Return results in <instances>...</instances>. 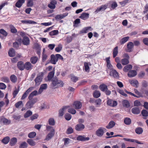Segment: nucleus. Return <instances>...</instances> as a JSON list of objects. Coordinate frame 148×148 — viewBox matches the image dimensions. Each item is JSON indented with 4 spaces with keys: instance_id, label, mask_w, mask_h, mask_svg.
Wrapping results in <instances>:
<instances>
[{
    "instance_id": "nucleus-11",
    "label": "nucleus",
    "mask_w": 148,
    "mask_h": 148,
    "mask_svg": "<svg viewBox=\"0 0 148 148\" xmlns=\"http://www.w3.org/2000/svg\"><path fill=\"white\" fill-rule=\"evenodd\" d=\"M129 82L131 85L136 88L138 87V85L139 84L138 82L136 80H129Z\"/></svg>"
},
{
    "instance_id": "nucleus-12",
    "label": "nucleus",
    "mask_w": 148,
    "mask_h": 148,
    "mask_svg": "<svg viewBox=\"0 0 148 148\" xmlns=\"http://www.w3.org/2000/svg\"><path fill=\"white\" fill-rule=\"evenodd\" d=\"M137 74L136 71L134 70L130 71L127 74L128 76L130 77H132L135 76Z\"/></svg>"
},
{
    "instance_id": "nucleus-59",
    "label": "nucleus",
    "mask_w": 148,
    "mask_h": 148,
    "mask_svg": "<svg viewBox=\"0 0 148 148\" xmlns=\"http://www.w3.org/2000/svg\"><path fill=\"white\" fill-rule=\"evenodd\" d=\"M33 0H28L27 3V6L28 7H32L34 4Z\"/></svg>"
},
{
    "instance_id": "nucleus-42",
    "label": "nucleus",
    "mask_w": 148,
    "mask_h": 148,
    "mask_svg": "<svg viewBox=\"0 0 148 148\" xmlns=\"http://www.w3.org/2000/svg\"><path fill=\"white\" fill-rule=\"evenodd\" d=\"M134 47L133 43L132 42H129L127 44V47L129 51H131V49L133 48Z\"/></svg>"
},
{
    "instance_id": "nucleus-47",
    "label": "nucleus",
    "mask_w": 148,
    "mask_h": 148,
    "mask_svg": "<svg viewBox=\"0 0 148 148\" xmlns=\"http://www.w3.org/2000/svg\"><path fill=\"white\" fill-rule=\"evenodd\" d=\"M141 114L144 117H146L148 116V111L146 110H143L141 112Z\"/></svg>"
},
{
    "instance_id": "nucleus-15",
    "label": "nucleus",
    "mask_w": 148,
    "mask_h": 148,
    "mask_svg": "<svg viewBox=\"0 0 148 148\" xmlns=\"http://www.w3.org/2000/svg\"><path fill=\"white\" fill-rule=\"evenodd\" d=\"M25 69L27 70H29L32 69L33 66L29 62H26L24 64Z\"/></svg>"
},
{
    "instance_id": "nucleus-58",
    "label": "nucleus",
    "mask_w": 148,
    "mask_h": 148,
    "mask_svg": "<svg viewBox=\"0 0 148 148\" xmlns=\"http://www.w3.org/2000/svg\"><path fill=\"white\" fill-rule=\"evenodd\" d=\"M95 102L96 103L97 106L98 107L101 104V100L100 99H98L95 100Z\"/></svg>"
},
{
    "instance_id": "nucleus-40",
    "label": "nucleus",
    "mask_w": 148,
    "mask_h": 148,
    "mask_svg": "<svg viewBox=\"0 0 148 148\" xmlns=\"http://www.w3.org/2000/svg\"><path fill=\"white\" fill-rule=\"evenodd\" d=\"M129 37L127 36L122 38L120 41L121 44H123L126 42L129 39Z\"/></svg>"
},
{
    "instance_id": "nucleus-9",
    "label": "nucleus",
    "mask_w": 148,
    "mask_h": 148,
    "mask_svg": "<svg viewBox=\"0 0 148 148\" xmlns=\"http://www.w3.org/2000/svg\"><path fill=\"white\" fill-rule=\"evenodd\" d=\"M107 104L112 107H115L117 105V102L116 101H113L111 99H109L107 101Z\"/></svg>"
},
{
    "instance_id": "nucleus-29",
    "label": "nucleus",
    "mask_w": 148,
    "mask_h": 148,
    "mask_svg": "<svg viewBox=\"0 0 148 148\" xmlns=\"http://www.w3.org/2000/svg\"><path fill=\"white\" fill-rule=\"evenodd\" d=\"M43 75V72L39 73L38 75V83L41 82L42 81Z\"/></svg>"
},
{
    "instance_id": "nucleus-5",
    "label": "nucleus",
    "mask_w": 148,
    "mask_h": 148,
    "mask_svg": "<svg viewBox=\"0 0 148 148\" xmlns=\"http://www.w3.org/2000/svg\"><path fill=\"white\" fill-rule=\"evenodd\" d=\"M47 84H41L40 86V88L39 90L38 94H40L44 90H46L47 88Z\"/></svg>"
},
{
    "instance_id": "nucleus-52",
    "label": "nucleus",
    "mask_w": 148,
    "mask_h": 148,
    "mask_svg": "<svg viewBox=\"0 0 148 148\" xmlns=\"http://www.w3.org/2000/svg\"><path fill=\"white\" fill-rule=\"evenodd\" d=\"M58 33L59 32L58 30H54L49 32V34L50 35L53 36L56 35L58 34Z\"/></svg>"
},
{
    "instance_id": "nucleus-13",
    "label": "nucleus",
    "mask_w": 148,
    "mask_h": 148,
    "mask_svg": "<svg viewBox=\"0 0 148 148\" xmlns=\"http://www.w3.org/2000/svg\"><path fill=\"white\" fill-rule=\"evenodd\" d=\"M104 131L101 128H100L97 130L96 132V135L99 137L102 136L104 134Z\"/></svg>"
},
{
    "instance_id": "nucleus-49",
    "label": "nucleus",
    "mask_w": 148,
    "mask_h": 148,
    "mask_svg": "<svg viewBox=\"0 0 148 148\" xmlns=\"http://www.w3.org/2000/svg\"><path fill=\"white\" fill-rule=\"evenodd\" d=\"M27 142L31 146H34L36 144L35 142L32 140L28 139L27 140Z\"/></svg>"
},
{
    "instance_id": "nucleus-48",
    "label": "nucleus",
    "mask_w": 148,
    "mask_h": 148,
    "mask_svg": "<svg viewBox=\"0 0 148 148\" xmlns=\"http://www.w3.org/2000/svg\"><path fill=\"white\" fill-rule=\"evenodd\" d=\"M49 123V125H54L55 124V121L54 119L52 118H50L48 121Z\"/></svg>"
},
{
    "instance_id": "nucleus-20",
    "label": "nucleus",
    "mask_w": 148,
    "mask_h": 148,
    "mask_svg": "<svg viewBox=\"0 0 148 148\" xmlns=\"http://www.w3.org/2000/svg\"><path fill=\"white\" fill-rule=\"evenodd\" d=\"M115 125V122L113 121H111L109 122L108 125L106 126V127L108 129H111Z\"/></svg>"
},
{
    "instance_id": "nucleus-3",
    "label": "nucleus",
    "mask_w": 148,
    "mask_h": 148,
    "mask_svg": "<svg viewBox=\"0 0 148 148\" xmlns=\"http://www.w3.org/2000/svg\"><path fill=\"white\" fill-rule=\"evenodd\" d=\"M55 69L54 68L52 71L49 72L47 76V80L49 81H52L55 73Z\"/></svg>"
},
{
    "instance_id": "nucleus-55",
    "label": "nucleus",
    "mask_w": 148,
    "mask_h": 148,
    "mask_svg": "<svg viewBox=\"0 0 148 148\" xmlns=\"http://www.w3.org/2000/svg\"><path fill=\"white\" fill-rule=\"evenodd\" d=\"M27 147V143L25 142H23L21 144L19 148H26Z\"/></svg>"
},
{
    "instance_id": "nucleus-64",
    "label": "nucleus",
    "mask_w": 148,
    "mask_h": 148,
    "mask_svg": "<svg viewBox=\"0 0 148 148\" xmlns=\"http://www.w3.org/2000/svg\"><path fill=\"white\" fill-rule=\"evenodd\" d=\"M111 8L112 9H114L117 6V4L115 2H113L111 4Z\"/></svg>"
},
{
    "instance_id": "nucleus-28",
    "label": "nucleus",
    "mask_w": 148,
    "mask_h": 148,
    "mask_svg": "<svg viewBox=\"0 0 148 148\" xmlns=\"http://www.w3.org/2000/svg\"><path fill=\"white\" fill-rule=\"evenodd\" d=\"M136 133L138 134H140L142 133L143 132V129L140 127L136 128L135 130Z\"/></svg>"
},
{
    "instance_id": "nucleus-37",
    "label": "nucleus",
    "mask_w": 148,
    "mask_h": 148,
    "mask_svg": "<svg viewBox=\"0 0 148 148\" xmlns=\"http://www.w3.org/2000/svg\"><path fill=\"white\" fill-rule=\"evenodd\" d=\"M15 106L16 108H18L22 107L23 106V104L22 101H19L15 103Z\"/></svg>"
},
{
    "instance_id": "nucleus-62",
    "label": "nucleus",
    "mask_w": 148,
    "mask_h": 148,
    "mask_svg": "<svg viewBox=\"0 0 148 148\" xmlns=\"http://www.w3.org/2000/svg\"><path fill=\"white\" fill-rule=\"evenodd\" d=\"M73 129L71 127H70L67 129L66 131V133L67 134H70L73 133Z\"/></svg>"
},
{
    "instance_id": "nucleus-26",
    "label": "nucleus",
    "mask_w": 148,
    "mask_h": 148,
    "mask_svg": "<svg viewBox=\"0 0 148 148\" xmlns=\"http://www.w3.org/2000/svg\"><path fill=\"white\" fill-rule=\"evenodd\" d=\"M132 66L131 64H128L125 66L123 69V71L125 72H127L129 70L132 68Z\"/></svg>"
},
{
    "instance_id": "nucleus-45",
    "label": "nucleus",
    "mask_w": 148,
    "mask_h": 148,
    "mask_svg": "<svg viewBox=\"0 0 148 148\" xmlns=\"http://www.w3.org/2000/svg\"><path fill=\"white\" fill-rule=\"evenodd\" d=\"M32 114V112L30 110L27 111L24 115V117L25 118L29 117Z\"/></svg>"
},
{
    "instance_id": "nucleus-36",
    "label": "nucleus",
    "mask_w": 148,
    "mask_h": 148,
    "mask_svg": "<svg viewBox=\"0 0 148 148\" xmlns=\"http://www.w3.org/2000/svg\"><path fill=\"white\" fill-rule=\"evenodd\" d=\"M121 62L123 65H125L128 64L129 62V59L124 58L121 60Z\"/></svg>"
},
{
    "instance_id": "nucleus-43",
    "label": "nucleus",
    "mask_w": 148,
    "mask_h": 148,
    "mask_svg": "<svg viewBox=\"0 0 148 148\" xmlns=\"http://www.w3.org/2000/svg\"><path fill=\"white\" fill-rule=\"evenodd\" d=\"M84 65L85 71L86 72H88L89 71V67L88 66V63L86 62H84Z\"/></svg>"
},
{
    "instance_id": "nucleus-53",
    "label": "nucleus",
    "mask_w": 148,
    "mask_h": 148,
    "mask_svg": "<svg viewBox=\"0 0 148 148\" xmlns=\"http://www.w3.org/2000/svg\"><path fill=\"white\" fill-rule=\"evenodd\" d=\"M45 50L44 49H43L42 55V60L43 61H45L47 59V56L46 54L45 53Z\"/></svg>"
},
{
    "instance_id": "nucleus-39",
    "label": "nucleus",
    "mask_w": 148,
    "mask_h": 148,
    "mask_svg": "<svg viewBox=\"0 0 148 148\" xmlns=\"http://www.w3.org/2000/svg\"><path fill=\"white\" fill-rule=\"evenodd\" d=\"M123 106L126 108H129L130 107L129 102L127 100H124L123 101Z\"/></svg>"
},
{
    "instance_id": "nucleus-51",
    "label": "nucleus",
    "mask_w": 148,
    "mask_h": 148,
    "mask_svg": "<svg viewBox=\"0 0 148 148\" xmlns=\"http://www.w3.org/2000/svg\"><path fill=\"white\" fill-rule=\"evenodd\" d=\"M62 49V45L61 44H59L58 47L56 48L55 50L57 52H60Z\"/></svg>"
},
{
    "instance_id": "nucleus-6",
    "label": "nucleus",
    "mask_w": 148,
    "mask_h": 148,
    "mask_svg": "<svg viewBox=\"0 0 148 148\" xmlns=\"http://www.w3.org/2000/svg\"><path fill=\"white\" fill-rule=\"evenodd\" d=\"M33 88V87H31L27 89L22 95L21 98V99L23 100L25 99L27 97L29 93L32 90Z\"/></svg>"
},
{
    "instance_id": "nucleus-61",
    "label": "nucleus",
    "mask_w": 148,
    "mask_h": 148,
    "mask_svg": "<svg viewBox=\"0 0 148 148\" xmlns=\"http://www.w3.org/2000/svg\"><path fill=\"white\" fill-rule=\"evenodd\" d=\"M108 7V4H105L101 5V7L99 8H98L97 9H106Z\"/></svg>"
},
{
    "instance_id": "nucleus-32",
    "label": "nucleus",
    "mask_w": 148,
    "mask_h": 148,
    "mask_svg": "<svg viewBox=\"0 0 148 148\" xmlns=\"http://www.w3.org/2000/svg\"><path fill=\"white\" fill-rule=\"evenodd\" d=\"M118 47L116 46L113 49V57L114 58H115L117 55L118 53Z\"/></svg>"
},
{
    "instance_id": "nucleus-17",
    "label": "nucleus",
    "mask_w": 148,
    "mask_h": 148,
    "mask_svg": "<svg viewBox=\"0 0 148 148\" xmlns=\"http://www.w3.org/2000/svg\"><path fill=\"white\" fill-rule=\"evenodd\" d=\"M131 111L133 114H139L140 112L139 108L138 107L133 108L131 110Z\"/></svg>"
},
{
    "instance_id": "nucleus-63",
    "label": "nucleus",
    "mask_w": 148,
    "mask_h": 148,
    "mask_svg": "<svg viewBox=\"0 0 148 148\" xmlns=\"http://www.w3.org/2000/svg\"><path fill=\"white\" fill-rule=\"evenodd\" d=\"M10 28L11 29V32L12 33H15L17 32V30L14 26L12 25L11 26H10Z\"/></svg>"
},
{
    "instance_id": "nucleus-35",
    "label": "nucleus",
    "mask_w": 148,
    "mask_h": 148,
    "mask_svg": "<svg viewBox=\"0 0 148 148\" xmlns=\"http://www.w3.org/2000/svg\"><path fill=\"white\" fill-rule=\"evenodd\" d=\"M17 141V139L16 138H13L11 139L10 144L11 145L13 146L15 144Z\"/></svg>"
},
{
    "instance_id": "nucleus-14",
    "label": "nucleus",
    "mask_w": 148,
    "mask_h": 148,
    "mask_svg": "<svg viewBox=\"0 0 148 148\" xmlns=\"http://www.w3.org/2000/svg\"><path fill=\"white\" fill-rule=\"evenodd\" d=\"M1 122L2 123L4 124L8 125L10 124L11 123V121L4 117H2L1 119Z\"/></svg>"
},
{
    "instance_id": "nucleus-41",
    "label": "nucleus",
    "mask_w": 148,
    "mask_h": 148,
    "mask_svg": "<svg viewBox=\"0 0 148 148\" xmlns=\"http://www.w3.org/2000/svg\"><path fill=\"white\" fill-rule=\"evenodd\" d=\"M10 79L12 82L15 83L17 81V77L15 75H12L10 77Z\"/></svg>"
},
{
    "instance_id": "nucleus-7",
    "label": "nucleus",
    "mask_w": 148,
    "mask_h": 148,
    "mask_svg": "<svg viewBox=\"0 0 148 148\" xmlns=\"http://www.w3.org/2000/svg\"><path fill=\"white\" fill-rule=\"evenodd\" d=\"M90 139V138L88 137H85L84 136L79 135L77 138V140L81 141H85L88 140Z\"/></svg>"
},
{
    "instance_id": "nucleus-23",
    "label": "nucleus",
    "mask_w": 148,
    "mask_h": 148,
    "mask_svg": "<svg viewBox=\"0 0 148 148\" xmlns=\"http://www.w3.org/2000/svg\"><path fill=\"white\" fill-rule=\"evenodd\" d=\"M51 62L53 64H55L56 62L58 61L56 56H55L54 55H52L51 56Z\"/></svg>"
},
{
    "instance_id": "nucleus-8",
    "label": "nucleus",
    "mask_w": 148,
    "mask_h": 148,
    "mask_svg": "<svg viewBox=\"0 0 148 148\" xmlns=\"http://www.w3.org/2000/svg\"><path fill=\"white\" fill-rule=\"evenodd\" d=\"M57 2L55 0H51L50 3L48 5V7L51 9H54L55 8V5L56 4Z\"/></svg>"
},
{
    "instance_id": "nucleus-44",
    "label": "nucleus",
    "mask_w": 148,
    "mask_h": 148,
    "mask_svg": "<svg viewBox=\"0 0 148 148\" xmlns=\"http://www.w3.org/2000/svg\"><path fill=\"white\" fill-rule=\"evenodd\" d=\"M34 103V102H33L32 100H30L27 103L26 105L28 108H31Z\"/></svg>"
},
{
    "instance_id": "nucleus-30",
    "label": "nucleus",
    "mask_w": 148,
    "mask_h": 148,
    "mask_svg": "<svg viewBox=\"0 0 148 148\" xmlns=\"http://www.w3.org/2000/svg\"><path fill=\"white\" fill-rule=\"evenodd\" d=\"M37 95V91L35 90L32 92L29 95L28 98L29 100L32 99L34 96H36Z\"/></svg>"
},
{
    "instance_id": "nucleus-34",
    "label": "nucleus",
    "mask_w": 148,
    "mask_h": 148,
    "mask_svg": "<svg viewBox=\"0 0 148 148\" xmlns=\"http://www.w3.org/2000/svg\"><path fill=\"white\" fill-rule=\"evenodd\" d=\"M125 123L127 125H130L131 123V119L129 118H125L124 121Z\"/></svg>"
},
{
    "instance_id": "nucleus-31",
    "label": "nucleus",
    "mask_w": 148,
    "mask_h": 148,
    "mask_svg": "<svg viewBox=\"0 0 148 148\" xmlns=\"http://www.w3.org/2000/svg\"><path fill=\"white\" fill-rule=\"evenodd\" d=\"M101 95V93L99 91L96 90L93 93V95L94 97L96 98H98Z\"/></svg>"
},
{
    "instance_id": "nucleus-33",
    "label": "nucleus",
    "mask_w": 148,
    "mask_h": 148,
    "mask_svg": "<svg viewBox=\"0 0 148 148\" xmlns=\"http://www.w3.org/2000/svg\"><path fill=\"white\" fill-rule=\"evenodd\" d=\"M68 107V106H66L63 107L62 109H60L59 111V116H62L64 113V111L65 109Z\"/></svg>"
},
{
    "instance_id": "nucleus-16",
    "label": "nucleus",
    "mask_w": 148,
    "mask_h": 148,
    "mask_svg": "<svg viewBox=\"0 0 148 148\" xmlns=\"http://www.w3.org/2000/svg\"><path fill=\"white\" fill-rule=\"evenodd\" d=\"M17 66L21 70H23L25 69L24 64L22 61H19L18 62Z\"/></svg>"
},
{
    "instance_id": "nucleus-10",
    "label": "nucleus",
    "mask_w": 148,
    "mask_h": 148,
    "mask_svg": "<svg viewBox=\"0 0 148 148\" xmlns=\"http://www.w3.org/2000/svg\"><path fill=\"white\" fill-rule=\"evenodd\" d=\"M84 125L82 124H78L75 126V130L77 131H81L84 129Z\"/></svg>"
},
{
    "instance_id": "nucleus-25",
    "label": "nucleus",
    "mask_w": 148,
    "mask_h": 148,
    "mask_svg": "<svg viewBox=\"0 0 148 148\" xmlns=\"http://www.w3.org/2000/svg\"><path fill=\"white\" fill-rule=\"evenodd\" d=\"M8 54L10 57L14 56L15 54V52L14 49L12 48L10 49L9 51Z\"/></svg>"
},
{
    "instance_id": "nucleus-46",
    "label": "nucleus",
    "mask_w": 148,
    "mask_h": 148,
    "mask_svg": "<svg viewBox=\"0 0 148 148\" xmlns=\"http://www.w3.org/2000/svg\"><path fill=\"white\" fill-rule=\"evenodd\" d=\"M67 15L68 14L67 13H65L62 14L58 15L56 16V18L58 19H61L65 17L66 16H67Z\"/></svg>"
},
{
    "instance_id": "nucleus-18",
    "label": "nucleus",
    "mask_w": 148,
    "mask_h": 148,
    "mask_svg": "<svg viewBox=\"0 0 148 148\" xmlns=\"http://www.w3.org/2000/svg\"><path fill=\"white\" fill-rule=\"evenodd\" d=\"M123 139L124 140H125V141H127L131 142H135L136 143H138V144H143V143L139 141L138 140H134V139L127 138H123Z\"/></svg>"
},
{
    "instance_id": "nucleus-19",
    "label": "nucleus",
    "mask_w": 148,
    "mask_h": 148,
    "mask_svg": "<svg viewBox=\"0 0 148 148\" xmlns=\"http://www.w3.org/2000/svg\"><path fill=\"white\" fill-rule=\"evenodd\" d=\"M110 75H112L114 77L118 78L119 77L118 73L115 70H112L110 73Z\"/></svg>"
},
{
    "instance_id": "nucleus-22",
    "label": "nucleus",
    "mask_w": 148,
    "mask_h": 148,
    "mask_svg": "<svg viewBox=\"0 0 148 148\" xmlns=\"http://www.w3.org/2000/svg\"><path fill=\"white\" fill-rule=\"evenodd\" d=\"M99 88L101 91L103 92H104L108 89L107 86L104 84H101L99 86Z\"/></svg>"
},
{
    "instance_id": "nucleus-60",
    "label": "nucleus",
    "mask_w": 148,
    "mask_h": 148,
    "mask_svg": "<svg viewBox=\"0 0 148 148\" xmlns=\"http://www.w3.org/2000/svg\"><path fill=\"white\" fill-rule=\"evenodd\" d=\"M68 112L72 114H75L76 113V111L75 109L72 108L68 109Z\"/></svg>"
},
{
    "instance_id": "nucleus-21",
    "label": "nucleus",
    "mask_w": 148,
    "mask_h": 148,
    "mask_svg": "<svg viewBox=\"0 0 148 148\" xmlns=\"http://www.w3.org/2000/svg\"><path fill=\"white\" fill-rule=\"evenodd\" d=\"M25 0H18L15 4V6L18 8L21 7L22 4L25 2Z\"/></svg>"
},
{
    "instance_id": "nucleus-2",
    "label": "nucleus",
    "mask_w": 148,
    "mask_h": 148,
    "mask_svg": "<svg viewBox=\"0 0 148 148\" xmlns=\"http://www.w3.org/2000/svg\"><path fill=\"white\" fill-rule=\"evenodd\" d=\"M55 130L54 129H52L50 132L47 134L45 140H49L51 139L53 136L55 134Z\"/></svg>"
},
{
    "instance_id": "nucleus-27",
    "label": "nucleus",
    "mask_w": 148,
    "mask_h": 148,
    "mask_svg": "<svg viewBox=\"0 0 148 148\" xmlns=\"http://www.w3.org/2000/svg\"><path fill=\"white\" fill-rule=\"evenodd\" d=\"M10 140V138L8 136L4 137L2 140L1 142L5 144H8Z\"/></svg>"
},
{
    "instance_id": "nucleus-1",
    "label": "nucleus",
    "mask_w": 148,
    "mask_h": 148,
    "mask_svg": "<svg viewBox=\"0 0 148 148\" xmlns=\"http://www.w3.org/2000/svg\"><path fill=\"white\" fill-rule=\"evenodd\" d=\"M51 81V86L53 88L55 89L63 86V82L60 80H58L57 77L53 78Z\"/></svg>"
},
{
    "instance_id": "nucleus-38",
    "label": "nucleus",
    "mask_w": 148,
    "mask_h": 148,
    "mask_svg": "<svg viewBox=\"0 0 148 148\" xmlns=\"http://www.w3.org/2000/svg\"><path fill=\"white\" fill-rule=\"evenodd\" d=\"M89 14L88 13H83L79 17L83 19H85L88 17Z\"/></svg>"
},
{
    "instance_id": "nucleus-4",
    "label": "nucleus",
    "mask_w": 148,
    "mask_h": 148,
    "mask_svg": "<svg viewBox=\"0 0 148 148\" xmlns=\"http://www.w3.org/2000/svg\"><path fill=\"white\" fill-rule=\"evenodd\" d=\"M73 106L76 109H79L81 108L82 107L81 103L78 101H75L73 103Z\"/></svg>"
},
{
    "instance_id": "nucleus-50",
    "label": "nucleus",
    "mask_w": 148,
    "mask_h": 148,
    "mask_svg": "<svg viewBox=\"0 0 148 148\" xmlns=\"http://www.w3.org/2000/svg\"><path fill=\"white\" fill-rule=\"evenodd\" d=\"M36 135V133L35 132H32L29 134L28 136L30 138H34Z\"/></svg>"
},
{
    "instance_id": "nucleus-57",
    "label": "nucleus",
    "mask_w": 148,
    "mask_h": 148,
    "mask_svg": "<svg viewBox=\"0 0 148 148\" xmlns=\"http://www.w3.org/2000/svg\"><path fill=\"white\" fill-rule=\"evenodd\" d=\"M30 61L32 64H35L37 61V58L36 57H33L31 58Z\"/></svg>"
},
{
    "instance_id": "nucleus-24",
    "label": "nucleus",
    "mask_w": 148,
    "mask_h": 148,
    "mask_svg": "<svg viewBox=\"0 0 148 148\" xmlns=\"http://www.w3.org/2000/svg\"><path fill=\"white\" fill-rule=\"evenodd\" d=\"M23 44L25 45H28L29 43V38L27 37H25L22 41Z\"/></svg>"
},
{
    "instance_id": "nucleus-54",
    "label": "nucleus",
    "mask_w": 148,
    "mask_h": 148,
    "mask_svg": "<svg viewBox=\"0 0 148 148\" xmlns=\"http://www.w3.org/2000/svg\"><path fill=\"white\" fill-rule=\"evenodd\" d=\"M1 80L2 81L8 83L10 82L9 79L6 77H3L1 78Z\"/></svg>"
},
{
    "instance_id": "nucleus-56",
    "label": "nucleus",
    "mask_w": 148,
    "mask_h": 148,
    "mask_svg": "<svg viewBox=\"0 0 148 148\" xmlns=\"http://www.w3.org/2000/svg\"><path fill=\"white\" fill-rule=\"evenodd\" d=\"M64 117L66 120L69 121L71 118V116L69 113H66Z\"/></svg>"
}]
</instances>
